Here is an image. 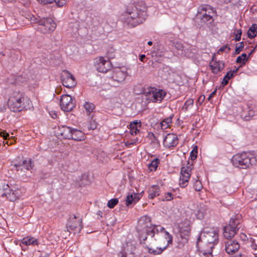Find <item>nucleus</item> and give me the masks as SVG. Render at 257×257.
Listing matches in <instances>:
<instances>
[{
    "label": "nucleus",
    "mask_w": 257,
    "mask_h": 257,
    "mask_svg": "<svg viewBox=\"0 0 257 257\" xmlns=\"http://www.w3.org/2000/svg\"><path fill=\"white\" fill-rule=\"evenodd\" d=\"M141 7L139 8V6L136 4L135 9L131 10L127 8L126 12L120 16V21L128 28H134L143 23L147 17L143 2H141Z\"/></svg>",
    "instance_id": "nucleus-1"
},
{
    "label": "nucleus",
    "mask_w": 257,
    "mask_h": 257,
    "mask_svg": "<svg viewBox=\"0 0 257 257\" xmlns=\"http://www.w3.org/2000/svg\"><path fill=\"white\" fill-rule=\"evenodd\" d=\"M31 101L24 93L15 92L8 100L9 108L13 112L20 111L29 108Z\"/></svg>",
    "instance_id": "nucleus-2"
},
{
    "label": "nucleus",
    "mask_w": 257,
    "mask_h": 257,
    "mask_svg": "<svg viewBox=\"0 0 257 257\" xmlns=\"http://www.w3.org/2000/svg\"><path fill=\"white\" fill-rule=\"evenodd\" d=\"M159 225H153L151 223V218L147 215L143 216L138 221L137 230L140 234L141 239L146 241L147 237L146 235L154 237L156 230L159 228Z\"/></svg>",
    "instance_id": "nucleus-3"
},
{
    "label": "nucleus",
    "mask_w": 257,
    "mask_h": 257,
    "mask_svg": "<svg viewBox=\"0 0 257 257\" xmlns=\"http://www.w3.org/2000/svg\"><path fill=\"white\" fill-rule=\"evenodd\" d=\"M233 165L240 169H246L251 168L256 163V159L252 154L247 152L238 153L232 158Z\"/></svg>",
    "instance_id": "nucleus-4"
},
{
    "label": "nucleus",
    "mask_w": 257,
    "mask_h": 257,
    "mask_svg": "<svg viewBox=\"0 0 257 257\" xmlns=\"http://www.w3.org/2000/svg\"><path fill=\"white\" fill-rule=\"evenodd\" d=\"M153 239L156 243L164 250L173 242V236L161 226L156 230Z\"/></svg>",
    "instance_id": "nucleus-5"
},
{
    "label": "nucleus",
    "mask_w": 257,
    "mask_h": 257,
    "mask_svg": "<svg viewBox=\"0 0 257 257\" xmlns=\"http://www.w3.org/2000/svg\"><path fill=\"white\" fill-rule=\"evenodd\" d=\"M197 16L203 23L211 24L214 22V17L216 16V12L211 6L203 5L198 8Z\"/></svg>",
    "instance_id": "nucleus-6"
},
{
    "label": "nucleus",
    "mask_w": 257,
    "mask_h": 257,
    "mask_svg": "<svg viewBox=\"0 0 257 257\" xmlns=\"http://www.w3.org/2000/svg\"><path fill=\"white\" fill-rule=\"evenodd\" d=\"M20 158L15 159L12 163V169L16 170L18 174L25 175L28 171H31L34 167V162L30 159L19 160Z\"/></svg>",
    "instance_id": "nucleus-7"
},
{
    "label": "nucleus",
    "mask_w": 257,
    "mask_h": 257,
    "mask_svg": "<svg viewBox=\"0 0 257 257\" xmlns=\"http://www.w3.org/2000/svg\"><path fill=\"white\" fill-rule=\"evenodd\" d=\"M36 23L38 24V30L42 33L47 34L53 32L56 27L55 22L50 18H43Z\"/></svg>",
    "instance_id": "nucleus-8"
},
{
    "label": "nucleus",
    "mask_w": 257,
    "mask_h": 257,
    "mask_svg": "<svg viewBox=\"0 0 257 257\" xmlns=\"http://www.w3.org/2000/svg\"><path fill=\"white\" fill-rule=\"evenodd\" d=\"M199 237V239H202L203 244L209 243L210 247H214L218 241L217 232L212 229L203 231Z\"/></svg>",
    "instance_id": "nucleus-9"
},
{
    "label": "nucleus",
    "mask_w": 257,
    "mask_h": 257,
    "mask_svg": "<svg viewBox=\"0 0 257 257\" xmlns=\"http://www.w3.org/2000/svg\"><path fill=\"white\" fill-rule=\"evenodd\" d=\"M166 95V92L162 89L151 88L145 93L146 99L149 102L160 103Z\"/></svg>",
    "instance_id": "nucleus-10"
},
{
    "label": "nucleus",
    "mask_w": 257,
    "mask_h": 257,
    "mask_svg": "<svg viewBox=\"0 0 257 257\" xmlns=\"http://www.w3.org/2000/svg\"><path fill=\"white\" fill-rule=\"evenodd\" d=\"M239 220L238 219L231 218L229 224L224 227L223 235L226 238H231L234 236L240 228Z\"/></svg>",
    "instance_id": "nucleus-11"
},
{
    "label": "nucleus",
    "mask_w": 257,
    "mask_h": 257,
    "mask_svg": "<svg viewBox=\"0 0 257 257\" xmlns=\"http://www.w3.org/2000/svg\"><path fill=\"white\" fill-rule=\"evenodd\" d=\"M192 169L193 165L189 163L186 166L181 168L179 180V186L181 187H185L187 186Z\"/></svg>",
    "instance_id": "nucleus-12"
},
{
    "label": "nucleus",
    "mask_w": 257,
    "mask_h": 257,
    "mask_svg": "<svg viewBox=\"0 0 257 257\" xmlns=\"http://www.w3.org/2000/svg\"><path fill=\"white\" fill-rule=\"evenodd\" d=\"M94 63L96 70L99 72L106 73L111 68L110 62L103 57L96 58L94 59Z\"/></svg>",
    "instance_id": "nucleus-13"
},
{
    "label": "nucleus",
    "mask_w": 257,
    "mask_h": 257,
    "mask_svg": "<svg viewBox=\"0 0 257 257\" xmlns=\"http://www.w3.org/2000/svg\"><path fill=\"white\" fill-rule=\"evenodd\" d=\"M196 246L199 252L201 257H213L212 249L213 247H210L209 243L203 244L202 239L198 238Z\"/></svg>",
    "instance_id": "nucleus-14"
},
{
    "label": "nucleus",
    "mask_w": 257,
    "mask_h": 257,
    "mask_svg": "<svg viewBox=\"0 0 257 257\" xmlns=\"http://www.w3.org/2000/svg\"><path fill=\"white\" fill-rule=\"evenodd\" d=\"M60 103L62 110L64 111H71L75 105L71 96L68 94L61 96Z\"/></svg>",
    "instance_id": "nucleus-15"
},
{
    "label": "nucleus",
    "mask_w": 257,
    "mask_h": 257,
    "mask_svg": "<svg viewBox=\"0 0 257 257\" xmlns=\"http://www.w3.org/2000/svg\"><path fill=\"white\" fill-rule=\"evenodd\" d=\"M61 81L63 86L67 88L73 87L76 84L74 76L66 70L61 74Z\"/></svg>",
    "instance_id": "nucleus-16"
},
{
    "label": "nucleus",
    "mask_w": 257,
    "mask_h": 257,
    "mask_svg": "<svg viewBox=\"0 0 257 257\" xmlns=\"http://www.w3.org/2000/svg\"><path fill=\"white\" fill-rule=\"evenodd\" d=\"M67 227L69 231H74L76 232H80L83 228L82 219L77 220L75 216L70 218L67 223Z\"/></svg>",
    "instance_id": "nucleus-17"
},
{
    "label": "nucleus",
    "mask_w": 257,
    "mask_h": 257,
    "mask_svg": "<svg viewBox=\"0 0 257 257\" xmlns=\"http://www.w3.org/2000/svg\"><path fill=\"white\" fill-rule=\"evenodd\" d=\"M225 64L223 61L217 60L216 57L213 56L209 63V66L212 73L218 74L224 68Z\"/></svg>",
    "instance_id": "nucleus-18"
},
{
    "label": "nucleus",
    "mask_w": 257,
    "mask_h": 257,
    "mask_svg": "<svg viewBox=\"0 0 257 257\" xmlns=\"http://www.w3.org/2000/svg\"><path fill=\"white\" fill-rule=\"evenodd\" d=\"M179 139L174 134H168L164 138L163 145L166 148L171 149L175 147L178 144Z\"/></svg>",
    "instance_id": "nucleus-19"
},
{
    "label": "nucleus",
    "mask_w": 257,
    "mask_h": 257,
    "mask_svg": "<svg viewBox=\"0 0 257 257\" xmlns=\"http://www.w3.org/2000/svg\"><path fill=\"white\" fill-rule=\"evenodd\" d=\"M154 237H151L149 242L147 244L146 247L148 249L149 253L153 255H158L161 254L164 250L161 247L156 243L154 240Z\"/></svg>",
    "instance_id": "nucleus-20"
},
{
    "label": "nucleus",
    "mask_w": 257,
    "mask_h": 257,
    "mask_svg": "<svg viewBox=\"0 0 257 257\" xmlns=\"http://www.w3.org/2000/svg\"><path fill=\"white\" fill-rule=\"evenodd\" d=\"M127 75V72L125 69L117 68L113 70L112 78L117 82H123Z\"/></svg>",
    "instance_id": "nucleus-21"
},
{
    "label": "nucleus",
    "mask_w": 257,
    "mask_h": 257,
    "mask_svg": "<svg viewBox=\"0 0 257 257\" xmlns=\"http://www.w3.org/2000/svg\"><path fill=\"white\" fill-rule=\"evenodd\" d=\"M240 245L237 241L229 240L225 242V250L228 254H233L238 251Z\"/></svg>",
    "instance_id": "nucleus-22"
},
{
    "label": "nucleus",
    "mask_w": 257,
    "mask_h": 257,
    "mask_svg": "<svg viewBox=\"0 0 257 257\" xmlns=\"http://www.w3.org/2000/svg\"><path fill=\"white\" fill-rule=\"evenodd\" d=\"M72 130V128L71 127L61 125L59 126L57 134L58 136H60L63 139L70 140V138H72V136H71Z\"/></svg>",
    "instance_id": "nucleus-23"
},
{
    "label": "nucleus",
    "mask_w": 257,
    "mask_h": 257,
    "mask_svg": "<svg viewBox=\"0 0 257 257\" xmlns=\"http://www.w3.org/2000/svg\"><path fill=\"white\" fill-rule=\"evenodd\" d=\"M71 136L72 138L70 139L77 141H82L85 139V134L82 131L72 128Z\"/></svg>",
    "instance_id": "nucleus-24"
},
{
    "label": "nucleus",
    "mask_w": 257,
    "mask_h": 257,
    "mask_svg": "<svg viewBox=\"0 0 257 257\" xmlns=\"http://www.w3.org/2000/svg\"><path fill=\"white\" fill-rule=\"evenodd\" d=\"M142 125L140 120H136L131 122L130 124V133L133 135H136L139 132V129Z\"/></svg>",
    "instance_id": "nucleus-25"
},
{
    "label": "nucleus",
    "mask_w": 257,
    "mask_h": 257,
    "mask_svg": "<svg viewBox=\"0 0 257 257\" xmlns=\"http://www.w3.org/2000/svg\"><path fill=\"white\" fill-rule=\"evenodd\" d=\"M19 193L18 191L9 190L2 194V197L6 196L10 201H15L18 198Z\"/></svg>",
    "instance_id": "nucleus-26"
},
{
    "label": "nucleus",
    "mask_w": 257,
    "mask_h": 257,
    "mask_svg": "<svg viewBox=\"0 0 257 257\" xmlns=\"http://www.w3.org/2000/svg\"><path fill=\"white\" fill-rule=\"evenodd\" d=\"M148 192V197L152 199L159 195L160 190L158 186H152L149 188Z\"/></svg>",
    "instance_id": "nucleus-27"
},
{
    "label": "nucleus",
    "mask_w": 257,
    "mask_h": 257,
    "mask_svg": "<svg viewBox=\"0 0 257 257\" xmlns=\"http://www.w3.org/2000/svg\"><path fill=\"white\" fill-rule=\"evenodd\" d=\"M21 243L26 245H37L38 241L35 237L29 236L23 238L21 241Z\"/></svg>",
    "instance_id": "nucleus-28"
},
{
    "label": "nucleus",
    "mask_w": 257,
    "mask_h": 257,
    "mask_svg": "<svg viewBox=\"0 0 257 257\" xmlns=\"http://www.w3.org/2000/svg\"><path fill=\"white\" fill-rule=\"evenodd\" d=\"M122 248L127 255L134 254L136 250V246L132 242H126L123 245Z\"/></svg>",
    "instance_id": "nucleus-29"
},
{
    "label": "nucleus",
    "mask_w": 257,
    "mask_h": 257,
    "mask_svg": "<svg viewBox=\"0 0 257 257\" xmlns=\"http://www.w3.org/2000/svg\"><path fill=\"white\" fill-rule=\"evenodd\" d=\"M173 116L174 115L172 114L161 122L160 125L162 130H165L170 126Z\"/></svg>",
    "instance_id": "nucleus-30"
},
{
    "label": "nucleus",
    "mask_w": 257,
    "mask_h": 257,
    "mask_svg": "<svg viewBox=\"0 0 257 257\" xmlns=\"http://www.w3.org/2000/svg\"><path fill=\"white\" fill-rule=\"evenodd\" d=\"M257 35V25L252 24L247 31L248 37L250 39L254 38Z\"/></svg>",
    "instance_id": "nucleus-31"
},
{
    "label": "nucleus",
    "mask_w": 257,
    "mask_h": 257,
    "mask_svg": "<svg viewBox=\"0 0 257 257\" xmlns=\"http://www.w3.org/2000/svg\"><path fill=\"white\" fill-rule=\"evenodd\" d=\"M160 163V160L158 158L154 159L149 165L148 168L151 171H156L159 163Z\"/></svg>",
    "instance_id": "nucleus-32"
},
{
    "label": "nucleus",
    "mask_w": 257,
    "mask_h": 257,
    "mask_svg": "<svg viewBox=\"0 0 257 257\" xmlns=\"http://www.w3.org/2000/svg\"><path fill=\"white\" fill-rule=\"evenodd\" d=\"M125 204L127 207L135 204L133 194H128L125 200Z\"/></svg>",
    "instance_id": "nucleus-33"
},
{
    "label": "nucleus",
    "mask_w": 257,
    "mask_h": 257,
    "mask_svg": "<svg viewBox=\"0 0 257 257\" xmlns=\"http://www.w3.org/2000/svg\"><path fill=\"white\" fill-rule=\"evenodd\" d=\"M85 126L87 127L89 130H93L97 127V123L94 120H90L87 123H86Z\"/></svg>",
    "instance_id": "nucleus-34"
},
{
    "label": "nucleus",
    "mask_w": 257,
    "mask_h": 257,
    "mask_svg": "<svg viewBox=\"0 0 257 257\" xmlns=\"http://www.w3.org/2000/svg\"><path fill=\"white\" fill-rule=\"evenodd\" d=\"M118 203L117 198H113L108 201L107 205L109 208H113Z\"/></svg>",
    "instance_id": "nucleus-35"
},
{
    "label": "nucleus",
    "mask_w": 257,
    "mask_h": 257,
    "mask_svg": "<svg viewBox=\"0 0 257 257\" xmlns=\"http://www.w3.org/2000/svg\"><path fill=\"white\" fill-rule=\"evenodd\" d=\"M84 107L87 112H91L93 111L95 106L93 103L85 102Z\"/></svg>",
    "instance_id": "nucleus-36"
},
{
    "label": "nucleus",
    "mask_w": 257,
    "mask_h": 257,
    "mask_svg": "<svg viewBox=\"0 0 257 257\" xmlns=\"http://www.w3.org/2000/svg\"><path fill=\"white\" fill-rule=\"evenodd\" d=\"M201 182L199 180H195L194 182V188L197 191H200L202 189Z\"/></svg>",
    "instance_id": "nucleus-37"
},
{
    "label": "nucleus",
    "mask_w": 257,
    "mask_h": 257,
    "mask_svg": "<svg viewBox=\"0 0 257 257\" xmlns=\"http://www.w3.org/2000/svg\"><path fill=\"white\" fill-rule=\"evenodd\" d=\"M244 43L243 42H240L236 44L235 50V53L238 54L243 49L244 47Z\"/></svg>",
    "instance_id": "nucleus-38"
},
{
    "label": "nucleus",
    "mask_w": 257,
    "mask_h": 257,
    "mask_svg": "<svg viewBox=\"0 0 257 257\" xmlns=\"http://www.w3.org/2000/svg\"><path fill=\"white\" fill-rule=\"evenodd\" d=\"M238 70V68H236L233 70H230L226 73L224 77L229 80L233 77L234 74L237 73Z\"/></svg>",
    "instance_id": "nucleus-39"
},
{
    "label": "nucleus",
    "mask_w": 257,
    "mask_h": 257,
    "mask_svg": "<svg viewBox=\"0 0 257 257\" xmlns=\"http://www.w3.org/2000/svg\"><path fill=\"white\" fill-rule=\"evenodd\" d=\"M195 214H196V217L198 219H201L202 218H203L204 217V211L203 209H201V208L199 209L197 211V212L195 213Z\"/></svg>",
    "instance_id": "nucleus-40"
},
{
    "label": "nucleus",
    "mask_w": 257,
    "mask_h": 257,
    "mask_svg": "<svg viewBox=\"0 0 257 257\" xmlns=\"http://www.w3.org/2000/svg\"><path fill=\"white\" fill-rule=\"evenodd\" d=\"M0 136L3 137L5 140L10 139V135L6 131H3L0 128Z\"/></svg>",
    "instance_id": "nucleus-41"
},
{
    "label": "nucleus",
    "mask_w": 257,
    "mask_h": 257,
    "mask_svg": "<svg viewBox=\"0 0 257 257\" xmlns=\"http://www.w3.org/2000/svg\"><path fill=\"white\" fill-rule=\"evenodd\" d=\"M242 34V31L241 29L236 30V33L235 34V41H239L241 39V36Z\"/></svg>",
    "instance_id": "nucleus-42"
},
{
    "label": "nucleus",
    "mask_w": 257,
    "mask_h": 257,
    "mask_svg": "<svg viewBox=\"0 0 257 257\" xmlns=\"http://www.w3.org/2000/svg\"><path fill=\"white\" fill-rule=\"evenodd\" d=\"M173 199V195L170 192H168L165 195V199L163 200L171 201Z\"/></svg>",
    "instance_id": "nucleus-43"
},
{
    "label": "nucleus",
    "mask_w": 257,
    "mask_h": 257,
    "mask_svg": "<svg viewBox=\"0 0 257 257\" xmlns=\"http://www.w3.org/2000/svg\"><path fill=\"white\" fill-rule=\"evenodd\" d=\"M54 2L59 7L63 6L66 3V0H55Z\"/></svg>",
    "instance_id": "nucleus-44"
},
{
    "label": "nucleus",
    "mask_w": 257,
    "mask_h": 257,
    "mask_svg": "<svg viewBox=\"0 0 257 257\" xmlns=\"http://www.w3.org/2000/svg\"><path fill=\"white\" fill-rule=\"evenodd\" d=\"M246 60H247L245 59L244 58H243L240 56H238L236 59V62L237 63H241L244 65L245 64Z\"/></svg>",
    "instance_id": "nucleus-45"
},
{
    "label": "nucleus",
    "mask_w": 257,
    "mask_h": 257,
    "mask_svg": "<svg viewBox=\"0 0 257 257\" xmlns=\"http://www.w3.org/2000/svg\"><path fill=\"white\" fill-rule=\"evenodd\" d=\"M197 149H193L191 152L190 157L192 160H195L197 158Z\"/></svg>",
    "instance_id": "nucleus-46"
},
{
    "label": "nucleus",
    "mask_w": 257,
    "mask_h": 257,
    "mask_svg": "<svg viewBox=\"0 0 257 257\" xmlns=\"http://www.w3.org/2000/svg\"><path fill=\"white\" fill-rule=\"evenodd\" d=\"M117 256L118 257H127V254L122 248L121 250L117 253Z\"/></svg>",
    "instance_id": "nucleus-47"
},
{
    "label": "nucleus",
    "mask_w": 257,
    "mask_h": 257,
    "mask_svg": "<svg viewBox=\"0 0 257 257\" xmlns=\"http://www.w3.org/2000/svg\"><path fill=\"white\" fill-rule=\"evenodd\" d=\"M228 49V51H229L230 49L229 47H228L227 45H224L223 47H221L218 50L217 53H220V52H222L225 50V49Z\"/></svg>",
    "instance_id": "nucleus-48"
},
{
    "label": "nucleus",
    "mask_w": 257,
    "mask_h": 257,
    "mask_svg": "<svg viewBox=\"0 0 257 257\" xmlns=\"http://www.w3.org/2000/svg\"><path fill=\"white\" fill-rule=\"evenodd\" d=\"M134 198L135 200V204L140 200V194L139 193H133Z\"/></svg>",
    "instance_id": "nucleus-49"
},
{
    "label": "nucleus",
    "mask_w": 257,
    "mask_h": 257,
    "mask_svg": "<svg viewBox=\"0 0 257 257\" xmlns=\"http://www.w3.org/2000/svg\"><path fill=\"white\" fill-rule=\"evenodd\" d=\"M205 98V96L204 95H202L200 96V97L198 99V102L200 103V104H201L202 102L204 101Z\"/></svg>",
    "instance_id": "nucleus-50"
},
{
    "label": "nucleus",
    "mask_w": 257,
    "mask_h": 257,
    "mask_svg": "<svg viewBox=\"0 0 257 257\" xmlns=\"http://www.w3.org/2000/svg\"><path fill=\"white\" fill-rule=\"evenodd\" d=\"M50 115L53 118H56L57 117V114L56 111H52L49 112Z\"/></svg>",
    "instance_id": "nucleus-51"
},
{
    "label": "nucleus",
    "mask_w": 257,
    "mask_h": 257,
    "mask_svg": "<svg viewBox=\"0 0 257 257\" xmlns=\"http://www.w3.org/2000/svg\"><path fill=\"white\" fill-rule=\"evenodd\" d=\"M194 101L193 99H189L185 102V105H193Z\"/></svg>",
    "instance_id": "nucleus-52"
},
{
    "label": "nucleus",
    "mask_w": 257,
    "mask_h": 257,
    "mask_svg": "<svg viewBox=\"0 0 257 257\" xmlns=\"http://www.w3.org/2000/svg\"><path fill=\"white\" fill-rule=\"evenodd\" d=\"M228 79H227L226 78L224 77L223 80L221 82V84L223 86H224L225 85H227L228 82Z\"/></svg>",
    "instance_id": "nucleus-53"
},
{
    "label": "nucleus",
    "mask_w": 257,
    "mask_h": 257,
    "mask_svg": "<svg viewBox=\"0 0 257 257\" xmlns=\"http://www.w3.org/2000/svg\"><path fill=\"white\" fill-rule=\"evenodd\" d=\"M217 90L215 89L210 94L209 97H208V100H210L211 98L216 94Z\"/></svg>",
    "instance_id": "nucleus-54"
},
{
    "label": "nucleus",
    "mask_w": 257,
    "mask_h": 257,
    "mask_svg": "<svg viewBox=\"0 0 257 257\" xmlns=\"http://www.w3.org/2000/svg\"><path fill=\"white\" fill-rule=\"evenodd\" d=\"M175 47L178 50H181L183 48L182 44L178 43H176V45L175 46Z\"/></svg>",
    "instance_id": "nucleus-55"
},
{
    "label": "nucleus",
    "mask_w": 257,
    "mask_h": 257,
    "mask_svg": "<svg viewBox=\"0 0 257 257\" xmlns=\"http://www.w3.org/2000/svg\"><path fill=\"white\" fill-rule=\"evenodd\" d=\"M251 247L252 249L256 250L257 249V245L253 242L251 244Z\"/></svg>",
    "instance_id": "nucleus-56"
},
{
    "label": "nucleus",
    "mask_w": 257,
    "mask_h": 257,
    "mask_svg": "<svg viewBox=\"0 0 257 257\" xmlns=\"http://www.w3.org/2000/svg\"><path fill=\"white\" fill-rule=\"evenodd\" d=\"M145 58H146V55L145 54H142V55H140L139 59L140 61L144 62V59H145Z\"/></svg>",
    "instance_id": "nucleus-57"
},
{
    "label": "nucleus",
    "mask_w": 257,
    "mask_h": 257,
    "mask_svg": "<svg viewBox=\"0 0 257 257\" xmlns=\"http://www.w3.org/2000/svg\"><path fill=\"white\" fill-rule=\"evenodd\" d=\"M133 144H134L133 142H130L129 141H127V142H125V145L127 147H129L131 145H133Z\"/></svg>",
    "instance_id": "nucleus-58"
},
{
    "label": "nucleus",
    "mask_w": 257,
    "mask_h": 257,
    "mask_svg": "<svg viewBox=\"0 0 257 257\" xmlns=\"http://www.w3.org/2000/svg\"><path fill=\"white\" fill-rule=\"evenodd\" d=\"M230 257H242V254L240 253H237V254L231 255Z\"/></svg>",
    "instance_id": "nucleus-59"
},
{
    "label": "nucleus",
    "mask_w": 257,
    "mask_h": 257,
    "mask_svg": "<svg viewBox=\"0 0 257 257\" xmlns=\"http://www.w3.org/2000/svg\"><path fill=\"white\" fill-rule=\"evenodd\" d=\"M4 3H13L15 1V0H2Z\"/></svg>",
    "instance_id": "nucleus-60"
},
{
    "label": "nucleus",
    "mask_w": 257,
    "mask_h": 257,
    "mask_svg": "<svg viewBox=\"0 0 257 257\" xmlns=\"http://www.w3.org/2000/svg\"><path fill=\"white\" fill-rule=\"evenodd\" d=\"M240 56L242 57L243 58H244L246 60H247V55L245 53L242 54V55L241 56Z\"/></svg>",
    "instance_id": "nucleus-61"
},
{
    "label": "nucleus",
    "mask_w": 257,
    "mask_h": 257,
    "mask_svg": "<svg viewBox=\"0 0 257 257\" xmlns=\"http://www.w3.org/2000/svg\"><path fill=\"white\" fill-rule=\"evenodd\" d=\"M152 44H153V43H152V41H149V42H148V44L149 45H150V46H151V45H152Z\"/></svg>",
    "instance_id": "nucleus-62"
},
{
    "label": "nucleus",
    "mask_w": 257,
    "mask_h": 257,
    "mask_svg": "<svg viewBox=\"0 0 257 257\" xmlns=\"http://www.w3.org/2000/svg\"><path fill=\"white\" fill-rule=\"evenodd\" d=\"M245 119L246 120H248L249 119V117L245 116Z\"/></svg>",
    "instance_id": "nucleus-63"
},
{
    "label": "nucleus",
    "mask_w": 257,
    "mask_h": 257,
    "mask_svg": "<svg viewBox=\"0 0 257 257\" xmlns=\"http://www.w3.org/2000/svg\"><path fill=\"white\" fill-rule=\"evenodd\" d=\"M254 51V49L252 50L249 53V54H248V56H250L252 53V52H253Z\"/></svg>",
    "instance_id": "nucleus-64"
}]
</instances>
